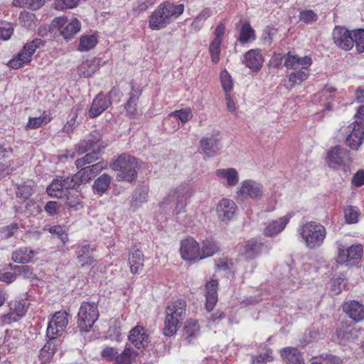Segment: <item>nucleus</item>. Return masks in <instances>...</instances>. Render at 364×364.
<instances>
[{
    "mask_svg": "<svg viewBox=\"0 0 364 364\" xmlns=\"http://www.w3.org/2000/svg\"><path fill=\"white\" fill-rule=\"evenodd\" d=\"M12 269L16 271L19 275H22L25 279L33 280L36 278V274L33 272V269L28 265H12L10 264Z\"/></svg>",
    "mask_w": 364,
    "mask_h": 364,
    "instance_id": "50",
    "label": "nucleus"
},
{
    "mask_svg": "<svg viewBox=\"0 0 364 364\" xmlns=\"http://www.w3.org/2000/svg\"><path fill=\"white\" fill-rule=\"evenodd\" d=\"M79 0H55L54 8L56 10H64L75 7Z\"/></svg>",
    "mask_w": 364,
    "mask_h": 364,
    "instance_id": "60",
    "label": "nucleus"
},
{
    "mask_svg": "<svg viewBox=\"0 0 364 364\" xmlns=\"http://www.w3.org/2000/svg\"><path fill=\"white\" fill-rule=\"evenodd\" d=\"M353 44H355L358 52H364V29L355 31L353 36Z\"/></svg>",
    "mask_w": 364,
    "mask_h": 364,
    "instance_id": "54",
    "label": "nucleus"
},
{
    "mask_svg": "<svg viewBox=\"0 0 364 364\" xmlns=\"http://www.w3.org/2000/svg\"><path fill=\"white\" fill-rule=\"evenodd\" d=\"M338 262L350 265L360 259L363 255V247L360 245H353L348 249L341 245H338Z\"/></svg>",
    "mask_w": 364,
    "mask_h": 364,
    "instance_id": "11",
    "label": "nucleus"
},
{
    "mask_svg": "<svg viewBox=\"0 0 364 364\" xmlns=\"http://www.w3.org/2000/svg\"><path fill=\"white\" fill-rule=\"evenodd\" d=\"M97 43V38L95 35L82 36L80 38V44L77 49L82 52L87 51L93 48Z\"/></svg>",
    "mask_w": 364,
    "mask_h": 364,
    "instance_id": "46",
    "label": "nucleus"
},
{
    "mask_svg": "<svg viewBox=\"0 0 364 364\" xmlns=\"http://www.w3.org/2000/svg\"><path fill=\"white\" fill-rule=\"evenodd\" d=\"M43 230L57 235L63 244L68 242V235L60 225L45 226Z\"/></svg>",
    "mask_w": 364,
    "mask_h": 364,
    "instance_id": "47",
    "label": "nucleus"
},
{
    "mask_svg": "<svg viewBox=\"0 0 364 364\" xmlns=\"http://www.w3.org/2000/svg\"><path fill=\"white\" fill-rule=\"evenodd\" d=\"M19 229L18 223H12L11 225L0 228V236L1 238L7 240L11 237Z\"/></svg>",
    "mask_w": 364,
    "mask_h": 364,
    "instance_id": "53",
    "label": "nucleus"
},
{
    "mask_svg": "<svg viewBox=\"0 0 364 364\" xmlns=\"http://www.w3.org/2000/svg\"><path fill=\"white\" fill-rule=\"evenodd\" d=\"M201 153L208 157H213L217 155L221 148L220 140L214 136L203 137L200 141Z\"/></svg>",
    "mask_w": 364,
    "mask_h": 364,
    "instance_id": "21",
    "label": "nucleus"
},
{
    "mask_svg": "<svg viewBox=\"0 0 364 364\" xmlns=\"http://www.w3.org/2000/svg\"><path fill=\"white\" fill-rule=\"evenodd\" d=\"M237 209V205L233 200L223 198L216 206V214L220 221L228 222L235 216Z\"/></svg>",
    "mask_w": 364,
    "mask_h": 364,
    "instance_id": "15",
    "label": "nucleus"
},
{
    "mask_svg": "<svg viewBox=\"0 0 364 364\" xmlns=\"http://www.w3.org/2000/svg\"><path fill=\"white\" fill-rule=\"evenodd\" d=\"M221 43L218 40H213L209 46L211 61L215 64H217L220 60Z\"/></svg>",
    "mask_w": 364,
    "mask_h": 364,
    "instance_id": "51",
    "label": "nucleus"
},
{
    "mask_svg": "<svg viewBox=\"0 0 364 364\" xmlns=\"http://www.w3.org/2000/svg\"><path fill=\"white\" fill-rule=\"evenodd\" d=\"M49 340L40 350V359L43 363L49 362L55 353V338H48Z\"/></svg>",
    "mask_w": 364,
    "mask_h": 364,
    "instance_id": "37",
    "label": "nucleus"
},
{
    "mask_svg": "<svg viewBox=\"0 0 364 364\" xmlns=\"http://www.w3.org/2000/svg\"><path fill=\"white\" fill-rule=\"evenodd\" d=\"M105 168L102 162L80 168L79 171L75 174V180L79 184L87 183L91 181L97 173Z\"/></svg>",
    "mask_w": 364,
    "mask_h": 364,
    "instance_id": "18",
    "label": "nucleus"
},
{
    "mask_svg": "<svg viewBox=\"0 0 364 364\" xmlns=\"http://www.w3.org/2000/svg\"><path fill=\"white\" fill-rule=\"evenodd\" d=\"M117 94L118 92L115 88H113L109 91L108 96L102 93L98 94L93 100L89 110L90 117L95 118L107 109L111 105L109 98L113 95H117Z\"/></svg>",
    "mask_w": 364,
    "mask_h": 364,
    "instance_id": "12",
    "label": "nucleus"
},
{
    "mask_svg": "<svg viewBox=\"0 0 364 364\" xmlns=\"http://www.w3.org/2000/svg\"><path fill=\"white\" fill-rule=\"evenodd\" d=\"M100 60L92 58L83 61L78 68V74L83 77H91L100 67Z\"/></svg>",
    "mask_w": 364,
    "mask_h": 364,
    "instance_id": "33",
    "label": "nucleus"
},
{
    "mask_svg": "<svg viewBox=\"0 0 364 364\" xmlns=\"http://www.w3.org/2000/svg\"><path fill=\"white\" fill-rule=\"evenodd\" d=\"M128 339L138 349L145 348L149 342L146 330L139 326H135L129 331Z\"/></svg>",
    "mask_w": 364,
    "mask_h": 364,
    "instance_id": "22",
    "label": "nucleus"
},
{
    "mask_svg": "<svg viewBox=\"0 0 364 364\" xmlns=\"http://www.w3.org/2000/svg\"><path fill=\"white\" fill-rule=\"evenodd\" d=\"M101 140L100 134L97 131L91 132L85 139L80 141L75 147V151L79 155L83 154L89 150L94 149Z\"/></svg>",
    "mask_w": 364,
    "mask_h": 364,
    "instance_id": "24",
    "label": "nucleus"
},
{
    "mask_svg": "<svg viewBox=\"0 0 364 364\" xmlns=\"http://www.w3.org/2000/svg\"><path fill=\"white\" fill-rule=\"evenodd\" d=\"M343 310L355 321L364 319V306L358 301H350L345 303Z\"/></svg>",
    "mask_w": 364,
    "mask_h": 364,
    "instance_id": "26",
    "label": "nucleus"
},
{
    "mask_svg": "<svg viewBox=\"0 0 364 364\" xmlns=\"http://www.w3.org/2000/svg\"><path fill=\"white\" fill-rule=\"evenodd\" d=\"M255 38L254 29L250 26V23L245 22L241 28L238 38L239 41L243 44L254 41Z\"/></svg>",
    "mask_w": 364,
    "mask_h": 364,
    "instance_id": "44",
    "label": "nucleus"
},
{
    "mask_svg": "<svg viewBox=\"0 0 364 364\" xmlns=\"http://www.w3.org/2000/svg\"><path fill=\"white\" fill-rule=\"evenodd\" d=\"M45 4V0H14V6L26 7L32 10H37Z\"/></svg>",
    "mask_w": 364,
    "mask_h": 364,
    "instance_id": "48",
    "label": "nucleus"
},
{
    "mask_svg": "<svg viewBox=\"0 0 364 364\" xmlns=\"http://www.w3.org/2000/svg\"><path fill=\"white\" fill-rule=\"evenodd\" d=\"M309 76V68H301L291 73L289 75V82L290 86L294 87L295 85L301 84L304 81L308 79Z\"/></svg>",
    "mask_w": 364,
    "mask_h": 364,
    "instance_id": "39",
    "label": "nucleus"
},
{
    "mask_svg": "<svg viewBox=\"0 0 364 364\" xmlns=\"http://www.w3.org/2000/svg\"><path fill=\"white\" fill-rule=\"evenodd\" d=\"M51 120V117L48 115H44L39 117H30L26 125V129H36L43 124H47Z\"/></svg>",
    "mask_w": 364,
    "mask_h": 364,
    "instance_id": "52",
    "label": "nucleus"
},
{
    "mask_svg": "<svg viewBox=\"0 0 364 364\" xmlns=\"http://www.w3.org/2000/svg\"><path fill=\"white\" fill-rule=\"evenodd\" d=\"M284 65L287 69L294 70L301 68H309L312 64V60L309 56L299 57L297 55L289 52L284 55Z\"/></svg>",
    "mask_w": 364,
    "mask_h": 364,
    "instance_id": "19",
    "label": "nucleus"
},
{
    "mask_svg": "<svg viewBox=\"0 0 364 364\" xmlns=\"http://www.w3.org/2000/svg\"><path fill=\"white\" fill-rule=\"evenodd\" d=\"M263 243L256 239H251L244 244L237 246L239 255L243 257L246 260L253 259L258 257L262 252Z\"/></svg>",
    "mask_w": 364,
    "mask_h": 364,
    "instance_id": "13",
    "label": "nucleus"
},
{
    "mask_svg": "<svg viewBox=\"0 0 364 364\" xmlns=\"http://www.w3.org/2000/svg\"><path fill=\"white\" fill-rule=\"evenodd\" d=\"M137 353L130 347H126L124 350L118 353L117 364H131L137 356Z\"/></svg>",
    "mask_w": 364,
    "mask_h": 364,
    "instance_id": "45",
    "label": "nucleus"
},
{
    "mask_svg": "<svg viewBox=\"0 0 364 364\" xmlns=\"http://www.w3.org/2000/svg\"><path fill=\"white\" fill-rule=\"evenodd\" d=\"M164 334L166 336L174 335L186 317V302L178 299L171 302L166 308Z\"/></svg>",
    "mask_w": 364,
    "mask_h": 364,
    "instance_id": "2",
    "label": "nucleus"
},
{
    "mask_svg": "<svg viewBox=\"0 0 364 364\" xmlns=\"http://www.w3.org/2000/svg\"><path fill=\"white\" fill-rule=\"evenodd\" d=\"M360 333L359 328L350 325L342 326L337 330V336L341 341H352L357 338Z\"/></svg>",
    "mask_w": 364,
    "mask_h": 364,
    "instance_id": "34",
    "label": "nucleus"
},
{
    "mask_svg": "<svg viewBox=\"0 0 364 364\" xmlns=\"http://www.w3.org/2000/svg\"><path fill=\"white\" fill-rule=\"evenodd\" d=\"M363 140L360 136H355V134H349L346 138V144L353 150H358Z\"/></svg>",
    "mask_w": 364,
    "mask_h": 364,
    "instance_id": "63",
    "label": "nucleus"
},
{
    "mask_svg": "<svg viewBox=\"0 0 364 364\" xmlns=\"http://www.w3.org/2000/svg\"><path fill=\"white\" fill-rule=\"evenodd\" d=\"M219 250V247L216 242L210 239L203 241L200 251V259H204L213 256Z\"/></svg>",
    "mask_w": 364,
    "mask_h": 364,
    "instance_id": "40",
    "label": "nucleus"
},
{
    "mask_svg": "<svg viewBox=\"0 0 364 364\" xmlns=\"http://www.w3.org/2000/svg\"><path fill=\"white\" fill-rule=\"evenodd\" d=\"M199 330L200 327L197 321L193 319L188 320L183 329L185 339L188 343H191V340L198 335Z\"/></svg>",
    "mask_w": 364,
    "mask_h": 364,
    "instance_id": "38",
    "label": "nucleus"
},
{
    "mask_svg": "<svg viewBox=\"0 0 364 364\" xmlns=\"http://www.w3.org/2000/svg\"><path fill=\"white\" fill-rule=\"evenodd\" d=\"M218 282L215 279H212L205 285V309L211 311L218 301Z\"/></svg>",
    "mask_w": 364,
    "mask_h": 364,
    "instance_id": "25",
    "label": "nucleus"
},
{
    "mask_svg": "<svg viewBox=\"0 0 364 364\" xmlns=\"http://www.w3.org/2000/svg\"><path fill=\"white\" fill-rule=\"evenodd\" d=\"M334 43L345 50H350L353 46V38L350 32L344 27L336 26L333 31Z\"/></svg>",
    "mask_w": 364,
    "mask_h": 364,
    "instance_id": "14",
    "label": "nucleus"
},
{
    "mask_svg": "<svg viewBox=\"0 0 364 364\" xmlns=\"http://www.w3.org/2000/svg\"><path fill=\"white\" fill-rule=\"evenodd\" d=\"M34 193L33 188L30 185H18L16 190V196L23 199H28Z\"/></svg>",
    "mask_w": 364,
    "mask_h": 364,
    "instance_id": "56",
    "label": "nucleus"
},
{
    "mask_svg": "<svg viewBox=\"0 0 364 364\" xmlns=\"http://www.w3.org/2000/svg\"><path fill=\"white\" fill-rule=\"evenodd\" d=\"M95 250L94 247L84 241L77 245L76 250L77 260L82 267L90 266L95 262V259L90 255L91 252Z\"/></svg>",
    "mask_w": 364,
    "mask_h": 364,
    "instance_id": "20",
    "label": "nucleus"
},
{
    "mask_svg": "<svg viewBox=\"0 0 364 364\" xmlns=\"http://www.w3.org/2000/svg\"><path fill=\"white\" fill-rule=\"evenodd\" d=\"M253 364H264L272 360V351L269 349L265 350L263 353L259 355L252 356Z\"/></svg>",
    "mask_w": 364,
    "mask_h": 364,
    "instance_id": "59",
    "label": "nucleus"
},
{
    "mask_svg": "<svg viewBox=\"0 0 364 364\" xmlns=\"http://www.w3.org/2000/svg\"><path fill=\"white\" fill-rule=\"evenodd\" d=\"M36 254L37 252L30 247H21L12 252L11 259L14 262L24 264L31 262Z\"/></svg>",
    "mask_w": 364,
    "mask_h": 364,
    "instance_id": "27",
    "label": "nucleus"
},
{
    "mask_svg": "<svg viewBox=\"0 0 364 364\" xmlns=\"http://www.w3.org/2000/svg\"><path fill=\"white\" fill-rule=\"evenodd\" d=\"M47 192L50 196L55 198L66 196V193H65L63 187L62 178L53 179L47 188Z\"/></svg>",
    "mask_w": 364,
    "mask_h": 364,
    "instance_id": "41",
    "label": "nucleus"
},
{
    "mask_svg": "<svg viewBox=\"0 0 364 364\" xmlns=\"http://www.w3.org/2000/svg\"><path fill=\"white\" fill-rule=\"evenodd\" d=\"M327 159L331 166L346 167L351 161L349 152L339 146L332 148L328 151Z\"/></svg>",
    "mask_w": 364,
    "mask_h": 364,
    "instance_id": "17",
    "label": "nucleus"
},
{
    "mask_svg": "<svg viewBox=\"0 0 364 364\" xmlns=\"http://www.w3.org/2000/svg\"><path fill=\"white\" fill-rule=\"evenodd\" d=\"M345 218L348 223L353 224L358 221V213L353 207H348L344 210Z\"/></svg>",
    "mask_w": 364,
    "mask_h": 364,
    "instance_id": "62",
    "label": "nucleus"
},
{
    "mask_svg": "<svg viewBox=\"0 0 364 364\" xmlns=\"http://www.w3.org/2000/svg\"><path fill=\"white\" fill-rule=\"evenodd\" d=\"M263 194L262 184L252 179L243 181L237 191V197L242 199L251 198L255 200H260Z\"/></svg>",
    "mask_w": 364,
    "mask_h": 364,
    "instance_id": "9",
    "label": "nucleus"
},
{
    "mask_svg": "<svg viewBox=\"0 0 364 364\" xmlns=\"http://www.w3.org/2000/svg\"><path fill=\"white\" fill-rule=\"evenodd\" d=\"M68 314L66 311L55 313L48 323L46 335L48 338L61 336L68 325Z\"/></svg>",
    "mask_w": 364,
    "mask_h": 364,
    "instance_id": "10",
    "label": "nucleus"
},
{
    "mask_svg": "<svg viewBox=\"0 0 364 364\" xmlns=\"http://www.w3.org/2000/svg\"><path fill=\"white\" fill-rule=\"evenodd\" d=\"M350 129V134H355V136H360V139H364V124L359 122L358 119L355 120L354 124L349 127Z\"/></svg>",
    "mask_w": 364,
    "mask_h": 364,
    "instance_id": "64",
    "label": "nucleus"
},
{
    "mask_svg": "<svg viewBox=\"0 0 364 364\" xmlns=\"http://www.w3.org/2000/svg\"><path fill=\"white\" fill-rule=\"evenodd\" d=\"M180 251L181 257L185 260L201 259L198 243L193 238L181 240Z\"/></svg>",
    "mask_w": 364,
    "mask_h": 364,
    "instance_id": "16",
    "label": "nucleus"
},
{
    "mask_svg": "<svg viewBox=\"0 0 364 364\" xmlns=\"http://www.w3.org/2000/svg\"><path fill=\"white\" fill-rule=\"evenodd\" d=\"M112 177L107 173L102 174L93 183L92 189L95 193L102 196L105 193L111 183Z\"/></svg>",
    "mask_w": 364,
    "mask_h": 364,
    "instance_id": "35",
    "label": "nucleus"
},
{
    "mask_svg": "<svg viewBox=\"0 0 364 364\" xmlns=\"http://www.w3.org/2000/svg\"><path fill=\"white\" fill-rule=\"evenodd\" d=\"M138 167L136 159L127 154L119 155L111 164V168L118 172L117 179L120 181H135L137 178Z\"/></svg>",
    "mask_w": 364,
    "mask_h": 364,
    "instance_id": "3",
    "label": "nucleus"
},
{
    "mask_svg": "<svg viewBox=\"0 0 364 364\" xmlns=\"http://www.w3.org/2000/svg\"><path fill=\"white\" fill-rule=\"evenodd\" d=\"M143 252L135 246L129 251V264L132 274H137L144 265Z\"/></svg>",
    "mask_w": 364,
    "mask_h": 364,
    "instance_id": "29",
    "label": "nucleus"
},
{
    "mask_svg": "<svg viewBox=\"0 0 364 364\" xmlns=\"http://www.w3.org/2000/svg\"><path fill=\"white\" fill-rule=\"evenodd\" d=\"M245 65L252 71H259L263 65L264 58L259 49H251L245 54Z\"/></svg>",
    "mask_w": 364,
    "mask_h": 364,
    "instance_id": "23",
    "label": "nucleus"
},
{
    "mask_svg": "<svg viewBox=\"0 0 364 364\" xmlns=\"http://www.w3.org/2000/svg\"><path fill=\"white\" fill-rule=\"evenodd\" d=\"M190 195L188 187L186 185H181L180 186L171 190L167 198L164 199V203H168L176 200L173 215L176 216L177 220L178 219V215L181 213L186 212V200L190 196Z\"/></svg>",
    "mask_w": 364,
    "mask_h": 364,
    "instance_id": "8",
    "label": "nucleus"
},
{
    "mask_svg": "<svg viewBox=\"0 0 364 364\" xmlns=\"http://www.w3.org/2000/svg\"><path fill=\"white\" fill-rule=\"evenodd\" d=\"M105 146L97 145V148L92 150V152L87 154L82 158L77 159L75 162L77 168H80L85 165L91 164L100 159L101 150Z\"/></svg>",
    "mask_w": 364,
    "mask_h": 364,
    "instance_id": "36",
    "label": "nucleus"
},
{
    "mask_svg": "<svg viewBox=\"0 0 364 364\" xmlns=\"http://www.w3.org/2000/svg\"><path fill=\"white\" fill-rule=\"evenodd\" d=\"M118 350L116 348L107 346L101 351V357L107 361L117 360Z\"/></svg>",
    "mask_w": 364,
    "mask_h": 364,
    "instance_id": "55",
    "label": "nucleus"
},
{
    "mask_svg": "<svg viewBox=\"0 0 364 364\" xmlns=\"http://www.w3.org/2000/svg\"><path fill=\"white\" fill-rule=\"evenodd\" d=\"M53 26L67 41L72 39L81 28V23L76 18H68L65 16L55 18L53 21Z\"/></svg>",
    "mask_w": 364,
    "mask_h": 364,
    "instance_id": "7",
    "label": "nucleus"
},
{
    "mask_svg": "<svg viewBox=\"0 0 364 364\" xmlns=\"http://www.w3.org/2000/svg\"><path fill=\"white\" fill-rule=\"evenodd\" d=\"M138 97L134 95H131L126 105V109L127 114L131 117H135L137 114L136 105H137Z\"/></svg>",
    "mask_w": 364,
    "mask_h": 364,
    "instance_id": "58",
    "label": "nucleus"
},
{
    "mask_svg": "<svg viewBox=\"0 0 364 364\" xmlns=\"http://www.w3.org/2000/svg\"><path fill=\"white\" fill-rule=\"evenodd\" d=\"M42 46H43V43L40 38H35L26 43L21 51L9 62V66L14 69H18L30 63L32 55Z\"/></svg>",
    "mask_w": 364,
    "mask_h": 364,
    "instance_id": "6",
    "label": "nucleus"
},
{
    "mask_svg": "<svg viewBox=\"0 0 364 364\" xmlns=\"http://www.w3.org/2000/svg\"><path fill=\"white\" fill-rule=\"evenodd\" d=\"M184 11L182 4H174L170 1L160 4L149 17V26L153 31L165 28L178 18Z\"/></svg>",
    "mask_w": 364,
    "mask_h": 364,
    "instance_id": "1",
    "label": "nucleus"
},
{
    "mask_svg": "<svg viewBox=\"0 0 364 364\" xmlns=\"http://www.w3.org/2000/svg\"><path fill=\"white\" fill-rule=\"evenodd\" d=\"M291 216L286 215L279 220L269 222L264 230L266 236L272 237L281 232L289 222Z\"/></svg>",
    "mask_w": 364,
    "mask_h": 364,
    "instance_id": "28",
    "label": "nucleus"
},
{
    "mask_svg": "<svg viewBox=\"0 0 364 364\" xmlns=\"http://www.w3.org/2000/svg\"><path fill=\"white\" fill-rule=\"evenodd\" d=\"M149 193L148 187L143 186L137 188L132 197V204L134 207H139L143 203L147 201Z\"/></svg>",
    "mask_w": 364,
    "mask_h": 364,
    "instance_id": "42",
    "label": "nucleus"
},
{
    "mask_svg": "<svg viewBox=\"0 0 364 364\" xmlns=\"http://www.w3.org/2000/svg\"><path fill=\"white\" fill-rule=\"evenodd\" d=\"M220 82L223 89L225 92H228L232 89V81L230 75L227 70H223L220 73Z\"/></svg>",
    "mask_w": 364,
    "mask_h": 364,
    "instance_id": "57",
    "label": "nucleus"
},
{
    "mask_svg": "<svg viewBox=\"0 0 364 364\" xmlns=\"http://www.w3.org/2000/svg\"><path fill=\"white\" fill-rule=\"evenodd\" d=\"M280 354L287 364H304L301 353L296 348H284L281 349Z\"/></svg>",
    "mask_w": 364,
    "mask_h": 364,
    "instance_id": "30",
    "label": "nucleus"
},
{
    "mask_svg": "<svg viewBox=\"0 0 364 364\" xmlns=\"http://www.w3.org/2000/svg\"><path fill=\"white\" fill-rule=\"evenodd\" d=\"M215 175L221 179L226 180V186H235L239 182V173L233 168L218 169Z\"/></svg>",
    "mask_w": 364,
    "mask_h": 364,
    "instance_id": "32",
    "label": "nucleus"
},
{
    "mask_svg": "<svg viewBox=\"0 0 364 364\" xmlns=\"http://www.w3.org/2000/svg\"><path fill=\"white\" fill-rule=\"evenodd\" d=\"M299 232L306 246L310 250L321 247L326 236L325 227L313 221L302 225Z\"/></svg>",
    "mask_w": 364,
    "mask_h": 364,
    "instance_id": "4",
    "label": "nucleus"
},
{
    "mask_svg": "<svg viewBox=\"0 0 364 364\" xmlns=\"http://www.w3.org/2000/svg\"><path fill=\"white\" fill-rule=\"evenodd\" d=\"M77 326L82 332H88L98 319L99 311L95 303H82L77 314Z\"/></svg>",
    "mask_w": 364,
    "mask_h": 364,
    "instance_id": "5",
    "label": "nucleus"
},
{
    "mask_svg": "<svg viewBox=\"0 0 364 364\" xmlns=\"http://www.w3.org/2000/svg\"><path fill=\"white\" fill-rule=\"evenodd\" d=\"M212 15V11L209 8L203 9L199 14L194 18L191 27L192 29L198 31L203 26L204 22Z\"/></svg>",
    "mask_w": 364,
    "mask_h": 364,
    "instance_id": "43",
    "label": "nucleus"
},
{
    "mask_svg": "<svg viewBox=\"0 0 364 364\" xmlns=\"http://www.w3.org/2000/svg\"><path fill=\"white\" fill-rule=\"evenodd\" d=\"M77 117V109L73 108L71 109V112L69 114V120L67 122V123L63 127V131L65 132H72L76 125V118Z\"/></svg>",
    "mask_w": 364,
    "mask_h": 364,
    "instance_id": "61",
    "label": "nucleus"
},
{
    "mask_svg": "<svg viewBox=\"0 0 364 364\" xmlns=\"http://www.w3.org/2000/svg\"><path fill=\"white\" fill-rule=\"evenodd\" d=\"M169 116L176 117L181 121V123L184 124L191 119L193 117V113L191 109L187 107L185 109L175 110L174 112H172Z\"/></svg>",
    "mask_w": 364,
    "mask_h": 364,
    "instance_id": "49",
    "label": "nucleus"
},
{
    "mask_svg": "<svg viewBox=\"0 0 364 364\" xmlns=\"http://www.w3.org/2000/svg\"><path fill=\"white\" fill-rule=\"evenodd\" d=\"M335 91L336 90L331 86H326L321 92L314 95V102L318 103L327 109H330L333 99L332 93Z\"/></svg>",
    "mask_w": 364,
    "mask_h": 364,
    "instance_id": "31",
    "label": "nucleus"
}]
</instances>
